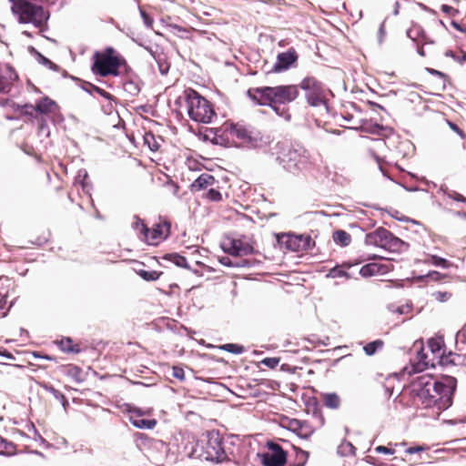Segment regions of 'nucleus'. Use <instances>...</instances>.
<instances>
[{
	"instance_id": "nucleus-17",
	"label": "nucleus",
	"mask_w": 466,
	"mask_h": 466,
	"mask_svg": "<svg viewBox=\"0 0 466 466\" xmlns=\"http://www.w3.org/2000/svg\"><path fill=\"white\" fill-rule=\"evenodd\" d=\"M17 77L16 73L9 66L0 69V93H8Z\"/></svg>"
},
{
	"instance_id": "nucleus-33",
	"label": "nucleus",
	"mask_w": 466,
	"mask_h": 466,
	"mask_svg": "<svg viewBox=\"0 0 466 466\" xmlns=\"http://www.w3.org/2000/svg\"><path fill=\"white\" fill-rule=\"evenodd\" d=\"M426 262L432 264L436 267H441L444 268L449 267V262L445 258L435 256V255L431 256L430 258Z\"/></svg>"
},
{
	"instance_id": "nucleus-4",
	"label": "nucleus",
	"mask_w": 466,
	"mask_h": 466,
	"mask_svg": "<svg viewBox=\"0 0 466 466\" xmlns=\"http://www.w3.org/2000/svg\"><path fill=\"white\" fill-rule=\"evenodd\" d=\"M221 137L227 143L235 146L247 147H262L268 144V138L264 137L260 132L249 128L239 123L225 124L220 129Z\"/></svg>"
},
{
	"instance_id": "nucleus-20",
	"label": "nucleus",
	"mask_w": 466,
	"mask_h": 466,
	"mask_svg": "<svg viewBox=\"0 0 466 466\" xmlns=\"http://www.w3.org/2000/svg\"><path fill=\"white\" fill-rule=\"evenodd\" d=\"M37 114L46 115L52 113L56 108V104L49 97L42 98L36 105Z\"/></svg>"
},
{
	"instance_id": "nucleus-58",
	"label": "nucleus",
	"mask_w": 466,
	"mask_h": 466,
	"mask_svg": "<svg viewBox=\"0 0 466 466\" xmlns=\"http://www.w3.org/2000/svg\"><path fill=\"white\" fill-rule=\"evenodd\" d=\"M455 61H457L460 64H462V63L466 62V53L463 56H461L456 57Z\"/></svg>"
},
{
	"instance_id": "nucleus-5",
	"label": "nucleus",
	"mask_w": 466,
	"mask_h": 466,
	"mask_svg": "<svg viewBox=\"0 0 466 466\" xmlns=\"http://www.w3.org/2000/svg\"><path fill=\"white\" fill-rule=\"evenodd\" d=\"M414 348L417 350L416 370L418 371L444 363V342L441 338L429 339L427 348H423L421 343H415Z\"/></svg>"
},
{
	"instance_id": "nucleus-64",
	"label": "nucleus",
	"mask_w": 466,
	"mask_h": 466,
	"mask_svg": "<svg viewBox=\"0 0 466 466\" xmlns=\"http://www.w3.org/2000/svg\"><path fill=\"white\" fill-rule=\"evenodd\" d=\"M418 53H419V55H420L421 56H425L423 48H419V49H418Z\"/></svg>"
},
{
	"instance_id": "nucleus-36",
	"label": "nucleus",
	"mask_w": 466,
	"mask_h": 466,
	"mask_svg": "<svg viewBox=\"0 0 466 466\" xmlns=\"http://www.w3.org/2000/svg\"><path fill=\"white\" fill-rule=\"evenodd\" d=\"M224 350L234 353V354H241L244 352L245 349L243 346L238 344L228 343L221 347Z\"/></svg>"
},
{
	"instance_id": "nucleus-8",
	"label": "nucleus",
	"mask_w": 466,
	"mask_h": 466,
	"mask_svg": "<svg viewBox=\"0 0 466 466\" xmlns=\"http://www.w3.org/2000/svg\"><path fill=\"white\" fill-rule=\"evenodd\" d=\"M188 116L196 122L208 124L216 116L211 104L195 90L186 91Z\"/></svg>"
},
{
	"instance_id": "nucleus-52",
	"label": "nucleus",
	"mask_w": 466,
	"mask_h": 466,
	"mask_svg": "<svg viewBox=\"0 0 466 466\" xmlns=\"http://www.w3.org/2000/svg\"><path fill=\"white\" fill-rule=\"evenodd\" d=\"M37 61L46 66L53 67L56 66L48 58L41 55L40 53H37Z\"/></svg>"
},
{
	"instance_id": "nucleus-61",
	"label": "nucleus",
	"mask_w": 466,
	"mask_h": 466,
	"mask_svg": "<svg viewBox=\"0 0 466 466\" xmlns=\"http://www.w3.org/2000/svg\"><path fill=\"white\" fill-rule=\"evenodd\" d=\"M62 406L64 407V409L66 410V406L68 405V401L66 399V397L64 396V400H58Z\"/></svg>"
},
{
	"instance_id": "nucleus-15",
	"label": "nucleus",
	"mask_w": 466,
	"mask_h": 466,
	"mask_svg": "<svg viewBox=\"0 0 466 466\" xmlns=\"http://www.w3.org/2000/svg\"><path fill=\"white\" fill-rule=\"evenodd\" d=\"M283 243L286 248L291 251H299L306 249L309 246L310 238H303L302 236H296L288 234L285 236Z\"/></svg>"
},
{
	"instance_id": "nucleus-57",
	"label": "nucleus",
	"mask_w": 466,
	"mask_h": 466,
	"mask_svg": "<svg viewBox=\"0 0 466 466\" xmlns=\"http://www.w3.org/2000/svg\"><path fill=\"white\" fill-rule=\"evenodd\" d=\"M441 10L442 12L446 13V14H449L451 10H453V8L450 5H443L441 6Z\"/></svg>"
},
{
	"instance_id": "nucleus-12",
	"label": "nucleus",
	"mask_w": 466,
	"mask_h": 466,
	"mask_svg": "<svg viewBox=\"0 0 466 466\" xmlns=\"http://www.w3.org/2000/svg\"><path fill=\"white\" fill-rule=\"evenodd\" d=\"M223 250L235 257L247 256L253 253V248L241 239L228 238L222 242Z\"/></svg>"
},
{
	"instance_id": "nucleus-43",
	"label": "nucleus",
	"mask_w": 466,
	"mask_h": 466,
	"mask_svg": "<svg viewBox=\"0 0 466 466\" xmlns=\"http://www.w3.org/2000/svg\"><path fill=\"white\" fill-rule=\"evenodd\" d=\"M206 197H207L208 199H209L211 201H220V200H222L221 193L218 190L214 189V188H210L207 192Z\"/></svg>"
},
{
	"instance_id": "nucleus-22",
	"label": "nucleus",
	"mask_w": 466,
	"mask_h": 466,
	"mask_svg": "<svg viewBox=\"0 0 466 466\" xmlns=\"http://www.w3.org/2000/svg\"><path fill=\"white\" fill-rule=\"evenodd\" d=\"M386 248L393 251L401 252L407 249L408 244L400 239L399 238L390 234V238H389L386 243Z\"/></svg>"
},
{
	"instance_id": "nucleus-14",
	"label": "nucleus",
	"mask_w": 466,
	"mask_h": 466,
	"mask_svg": "<svg viewBox=\"0 0 466 466\" xmlns=\"http://www.w3.org/2000/svg\"><path fill=\"white\" fill-rule=\"evenodd\" d=\"M169 232V225L157 224L153 228L147 231L143 240L149 245H157L165 239Z\"/></svg>"
},
{
	"instance_id": "nucleus-55",
	"label": "nucleus",
	"mask_w": 466,
	"mask_h": 466,
	"mask_svg": "<svg viewBox=\"0 0 466 466\" xmlns=\"http://www.w3.org/2000/svg\"><path fill=\"white\" fill-rule=\"evenodd\" d=\"M8 446H10V443L7 442L5 440H4L2 437H0V450H1V452H4L3 450H7Z\"/></svg>"
},
{
	"instance_id": "nucleus-46",
	"label": "nucleus",
	"mask_w": 466,
	"mask_h": 466,
	"mask_svg": "<svg viewBox=\"0 0 466 466\" xmlns=\"http://www.w3.org/2000/svg\"><path fill=\"white\" fill-rule=\"evenodd\" d=\"M172 375H173V377H175L176 379H177L179 380H185V371L181 367H177V366L173 367Z\"/></svg>"
},
{
	"instance_id": "nucleus-38",
	"label": "nucleus",
	"mask_w": 466,
	"mask_h": 466,
	"mask_svg": "<svg viewBox=\"0 0 466 466\" xmlns=\"http://www.w3.org/2000/svg\"><path fill=\"white\" fill-rule=\"evenodd\" d=\"M124 89L132 96L137 95L140 91L138 84L134 81L126 82L124 84Z\"/></svg>"
},
{
	"instance_id": "nucleus-56",
	"label": "nucleus",
	"mask_w": 466,
	"mask_h": 466,
	"mask_svg": "<svg viewBox=\"0 0 466 466\" xmlns=\"http://www.w3.org/2000/svg\"><path fill=\"white\" fill-rule=\"evenodd\" d=\"M220 263H221V264H223V265H225V266H228V267H233V266H235V265L231 262V260H230V258H222L220 259Z\"/></svg>"
},
{
	"instance_id": "nucleus-3",
	"label": "nucleus",
	"mask_w": 466,
	"mask_h": 466,
	"mask_svg": "<svg viewBox=\"0 0 466 466\" xmlns=\"http://www.w3.org/2000/svg\"><path fill=\"white\" fill-rule=\"evenodd\" d=\"M276 150V161L291 174L298 175L309 169L314 163L309 151L302 146L278 143Z\"/></svg>"
},
{
	"instance_id": "nucleus-30",
	"label": "nucleus",
	"mask_w": 466,
	"mask_h": 466,
	"mask_svg": "<svg viewBox=\"0 0 466 466\" xmlns=\"http://www.w3.org/2000/svg\"><path fill=\"white\" fill-rule=\"evenodd\" d=\"M407 35L413 41H416L420 36H421L424 43H427L424 32L420 26H413L412 28H410L407 31Z\"/></svg>"
},
{
	"instance_id": "nucleus-7",
	"label": "nucleus",
	"mask_w": 466,
	"mask_h": 466,
	"mask_svg": "<svg viewBox=\"0 0 466 466\" xmlns=\"http://www.w3.org/2000/svg\"><path fill=\"white\" fill-rule=\"evenodd\" d=\"M12 2V11L18 16L20 23H31L37 28H42L49 15L45 9L25 0H9Z\"/></svg>"
},
{
	"instance_id": "nucleus-23",
	"label": "nucleus",
	"mask_w": 466,
	"mask_h": 466,
	"mask_svg": "<svg viewBox=\"0 0 466 466\" xmlns=\"http://www.w3.org/2000/svg\"><path fill=\"white\" fill-rule=\"evenodd\" d=\"M130 422L133 426L138 429H147V430H152L157 425L156 420H147V419H141V418H130Z\"/></svg>"
},
{
	"instance_id": "nucleus-21",
	"label": "nucleus",
	"mask_w": 466,
	"mask_h": 466,
	"mask_svg": "<svg viewBox=\"0 0 466 466\" xmlns=\"http://www.w3.org/2000/svg\"><path fill=\"white\" fill-rule=\"evenodd\" d=\"M322 400L324 405L329 409H338L340 406V398L335 393H322L321 394Z\"/></svg>"
},
{
	"instance_id": "nucleus-41",
	"label": "nucleus",
	"mask_w": 466,
	"mask_h": 466,
	"mask_svg": "<svg viewBox=\"0 0 466 466\" xmlns=\"http://www.w3.org/2000/svg\"><path fill=\"white\" fill-rule=\"evenodd\" d=\"M354 451H355L354 446L350 442H343L339 447V452H340L342 455L353 454Z\"/></svg>"
},
{
	"instance_id": "nucleus-44",
	"label": "nucleus",
	"mask_w": 466,
	"mask_h": 466,
	"mask_svg": "<svg viewBox=\"0 0 466 466\" xmlns=\"http://www.w3.org/2000/svg\"><path fill=\"white\" fill-rule=\"evenodd\" d=\"M296 457H297V460H298L297 466H304V464L306 463V461H307V460L309 458V453L307 451H302V450H299L296 452Z\"/></svg>"
},
{
	"instance_id": "nucleus-51",
	"label": "nucleus",
	"mask_w": 466,
	"mask_h": 466,
	"mask_svg": "<svg viewBox=\"0 0 466 466\" xmlns=\"http://www.w3.org/2000/svg\"><path fill=\"white\" fill-rule=\"evenodd\" d=\"M427 449L428 448L425 447V446L418 445V446H413V447H410V448L406 449L405 452L408 453V454H414V453H417V452L424 451Z\"/></svg>"
},
{
	"instance_id": "nucleus-32",
	"label": "nucleus",
	"mask_w": 466,
	"mask_h": 466,
	"mask_svg": "<svg viewBox=\"0 0 466 466\" xmlns=\"http://www.w3.org/2000/svg\"><path fill=\"white\" fill-rule=\"evenodd\" d=\"M60 348L65 352H79L77 346H74L72 339L69 338L60 341Z\"/></svg>"
},
{
	"instance_id": "nucleus-11",
	"label": "nucleus",
	"mask_w": 466,
	"mask_h": 466,
	"mask_svg": "<svg viewBox=\"0 0 466 466\" xmlns=\"http://www.w3.org/2000/svg\"><path fill=\"white\" fill-rule=\"evenodd\" d=\"M268 452L261 455V462L264 466H284L287 454L277 443L268 442Z\"/></svg>"
},
{
	"instance_id": "nucleus-18",
	"label": "nucleus",
	"mask_w": 466,
	"mask_h": 466,
	"mask_svg": "<svg viewBox=\"0 0 466 466\" xmlns=\"http://www.w3.org/2000/svg\"><path fill=\"white\" fill-rule=\"evenodd\" d=\"M291 427L293 428L294 432L297 435L303 439H308L314 432L313 428L308 424L306 421H301L299 420H293L291 421Z\"/></svg>"
},
{
	"instance_id": "nucleus-24",
	"label": "nucleus",
	"mask_w": 466,
	"mask_h": 466,
	"mask_svg": "<svg viewBox=\"0 0 466 466\" xmlns=\"http://www.w3.org/2000/svg\"><path fill=\"white\" fill-rule=\"evenodd\" d=\"M382 271V266L381 265H379L377 263H370V264H367L365 266H363L360 270V274L362 276V277H370V276H374L380 272Z\"/></svg>"
},
{
	"instance_id": "nucleus-45",
	"label": "nucleus",
	"mask_w": 466,
	"mask_h": 466,
	"mask_svg": "<svg viewBox=\"0 0 466 466\" xmlns=\"http://www.w3.org/2000/svg\"><path fill=\"white\" fill-rule=\"evenodd\" d=\"M261 363L268 368L274 369L276 368L279 363V358H265L261 360Z\"/></svg>"
},
{
	"instance_id": "nucleus-62",
	"label": "nucleus",
	"mask_w": 466,
	"mask_h": 466,
	"mask_svg": "<svg viewBox=\"0 0 466 466\" xmlns=\"http://www.w3.org/2000/svg\"><path fill=\"white\" fill-rule=\"evenodd\" d=\"M456 215L459 217L466 218V212L458 211L456 212Z\"/></svg>"
},
{
	"instance_id": "nucleus-19",
	"label": "nucleus",
	"mask_w": 466,
	"mask_h": 466,
	"mask_svg": "<svg viewBox=\"0 0 466 466\" xmlns=\"http://www.w3.org/2000/svg\"><path fill=\"white\" fill-rule=\"evenodd\" d=\"M214 182L215 177L212 175L203 173L192 183L191 187L195 190H201L208 186H212Z\"/></svg>"
},
{
	"instance_id": "nucleus-39",
	"label": "nucleus",
	"mask_w": 466,
	"mask_h": 466,
	"mask_svg": "<svg viewBox=\"0 0 466 466\" xmlns=\"http://www.w3.org/2000/svg\"><path fill=\"white\" fill-rule=\"evenodd\" d=\"M444 194L447 198H449L451 199H453L458 202L466 203V198L455 190L446 189V190H444Z\"/></svg>"
},
{
	"instance_id": "nucleus-42",
	"label": "nucleus",
	"mask_w": 466,
	"mask_h": 466,
	"mask_svg": "<svg viewBox=\"0 0 466 466\" xmlns=\"http://www.w3.org/2000/svg\"><path fill=\"white\" fill-rule=\"evenodd\" d=\"M21 112L24 115L30 116H36L38 115L37 111H36V106L28 105V104H25L22 106Z\"/></svg>"
},
{
	"instance_id": "nucleus-40",
	"label": "nucleus",
	"mask_w": 466,
	"mask_h": 466,
	"mask_svg": "<svg viewBox=\"0 0 466 466\" xmlns=\"http://www.w3.org/2000/svg\"><path fill=\"white\" fill-rule=\"evenodd\" d=\"M40 386L46 390L47 392L51 393L56 400H64V394L56 390L53 386L48 385L45 382L41 383Z\"/></svg>"
},
{
	"instance_id": "nucleus-50",
	"label": "nucleus",
	"mask_w": 466,
	"mask_h": 466,
	"mask_svg": "<svg viewBox=\"0 0 466 466\" xmlns=\"http://www.w3.org/2000/svg\"><path fill=\"white\" fill-rule=\"evenodd\" d=\"M375 451L378 453H384V454H390V455L395 453L394 449H391V448H389L386 446H382V445L377 446L375 448Z\"/></svg>"
},
{
	"instance_id": "nucleus-16",
	"label": "nucleus",
	"mask_w": 466,
	"mask_h": 466,
	"mask_svg": "<svg viewBox=\"0 0 466 466\" xmlns=\"http://www.w3.org/2000/svg\"><path fill=\"white\" fill-rule=\"evenodd\" d=\"M390 234L388 229L379 228L366 236V243L386 248V243L389 238H390Z\"/></svg>"
},
{
	"instance_id": "nucleus-6",
	"label": "nucleus",
	"mask_w": 466,
	"mask_h": 466,
	"mask_svg": "<svg viewBox=\"0 0 466 466\" xmlns=\"http://www.w3.org/2000/svg\"><path fill=\"white\" fill-rule=\"evenodd\" d=\"M93 59V73L103 77L107 76H117L120 67L126 64L125 59L113 47H106L102 52H96Z\"/></svg>"
},
{
	"instance_id": "nucleus-1",
	"label": "nucleus",
	"mask_w": 466,
	"mask_h": 466,
	"mask_svg": "<svg viewBox=\"0 0 466 466\" xmlns=\"http://www.w3.org/2000/svg\"><path fill=\"white\" fill-rule=\"evenodd\" d=\"M456 386L454 377L445 376L438 380L424 374L411 383V393L417 405L441 411L451 406Z\"/></svg>"
},
{
	"instance_id": "nucleus-13",
	"label": "nucleus",
	"mask_w": 466,
	"mask_h": 466,
	"mask_svg": "<svg viewBox=\"0 0 466 466\" xmlns=\"http://www.w3.org/2000/svg\"><path fill=\"white\" fill-rule=\"evenodd\" d=\"M298 59L297 52L294 48H289L286 52L279 53L277 56V61L270 72L280 73L288 70Z\"/></svg>"
},
{
	"instance_id": "nucleus-31",
	"label": "nucleus",
	"mask_w": 466,
	"mask_h": 466,
	"mask_svg": "<svg viewBox=\"0 0 466 466\" xmlns=\"http://www.w3.org/2000/svg\"><path fill=\"white\" fill-rule=\"evenodd\" d=\"M66 374L77 382H81L84 380L83 372L78 367H69L66 370Z\"/></svg>"
},
{
	"instance_id": "nucleus-49",
	"label": "nucleus",
	"mask_w": 466,
	"mask_h": 466,
	"mask_svg": "<svg viewBox=\"0 0 466 466\" xmlns=\"http://www.w3.org/2000/svg\"><path fill=\"white\" fill-rule=\"evenodd\" d=\"M140 15H141V17L143 19L145 25L147 27H152L153 23H154L153 18L143 10H140Z\"/></svg>"
},
{
	"instance_id": "nucleus-10",
	"label": "nucleus",
	"mask_w": 466,
	"mask_h": 466,
	"mask_svg": "<svg viewBox=\"0 0 466 466\" xmlns=\"http://www.w3.org/2000/svg\"><path fill=\"white\" fill-rule=\"evenodd\" d=\"M204 452L206 455V460L211 461H220L226 457V454L222 447V441L218 433H208V441L204 447Z\"/></svg>"
},
{
	"instance_id": "nucleus-29",
	"label": "nucleus",
	"mask_w": 466,
	"mask_h": 466,
	"mask_svg": "<svg viewBox=\"0 0 466 466\" xmlns=\"http://www.w3.org/2000/svg\"><path fill=\"white\" fill-rule=\"evenodd\" d=\"M137 274L146 281H154V280L158 279L161 273H159L156 270L148 271V270L140 269L137 271Z\"/></svg>"
},
{
	"instance_id": "nucleus-53",
	"label": "nucleus",
	"mask_w": 466,
	"mask_h": 466,
	"mask_svg": "<svg viewBox=\"0 0 466 466\" xmlns=\"http://www.w3.org/2000/svg\"><path fill=\"white\" fill-rule=\"evenodd\" d=\"M448 126L450 127V128L452 131L456 132L461 138L465 137L464 132L456 124H454L453 122L448 121Z\"/></svg>"
},
{
	"instance_id": "nucleus-28",
	"label": "nucleus",
	"mask_w": 466,
	"mask_h": 466,
	"mask_svg": "<svg viewBox=\"0 0 466 466\" xmlns=\"http://www.w3.org/2000/svg\"><path fill=\"white\" fill-rule=\"evenodd\" d=\"M135 222H133L132 227L135 230L139 233V238L141 239L144 238L147 231H148V228L144 224L143 220H141L138 217H134Z\"/></svg>"
},
{
	"instance_id": "nucleus-60",
	"label": "nucleus",
	"mask_w": 466,
	"mask_h": 466,
	"mask_svg": "<svg viewBox=\"0 0 466 466\" xmlns=\"http://www.w3.org/2000/svg\"><path fill=\"white\" fill-rule=\"evenodd\" d=\"M83 177V178H86L87 177V173L86 170H79L77 177Z\"/></svg>"
},
{
	"instance_id": "nucleus-63",
	"label": "nucleus",
	"mask_w": 466,
	"mask_h": 466,
	"mask_svg": "<svg viewBox=\"0 0 466 466\" xmlns=\"http://www.w3.org/2000/svg\"><path fill=\"white\" fill-rule=\"evenodd\" d=\"M430 72L433 75L442 76V74L441 72H439L435 69H431Z\"/></svg>"
},
{
	"instance_id": "nucleus-59",
	"label": "nucleus",
	"mask_w": 466,
	"mask_h": 466,
	"mask_svg": "<svg viewBox=\"0 0 466 466\" xmlns=\"http://www.w3.org/2000/svg\"><path fill=\"white\" fill-rule=\"evenodd\" d=\"M379 35H380V38L381 39L383 37V35H385V29H384V25L381 24L380 26V29H379Z\"/></svg>"
},
{
	"instance_id": "nucleus-27",
	"label": "nucleus",
	"mask_w": 466,
	"mask_h": 466,
	"mask_svg": "<svg viewBox=\"0 0 466 466\" xmlns=\"http://www.w3.org/2000/svg\"><path fill=\"white\" fill-rule=\"evenodd\" d=\"M144 141L152 151H157L160 147V143L152 133H146L144 136Z\"/></svg>"
},
{
	"instance_id": "nucleus-26",
	"label": "nucleus",
	"mask_w": 466,
	"mask_h": 466,
	"mask_svg": "<svg viewBox=\"0 0 466 466\" xmlns=\"http://www.w3.org/2000/svg\"><path fill=\"white\" fill-rule=\"evenodd\" d=\"M333 240L335 243L339 244L342 247L350 245L351 241L350 235L344 230H337L333 234Z\"/></svg>"
},
{
	"instance_id": "nucleus-37",
	"label": "nucleus",
	"mask_w": 466,
	"mask_h": 466,
	"mask_svg": "<svg viewBox=\"0 0 466 466\" xmlns=\"http://www.w3.org/2000/svg\"><path fill=\"white\" fill-rule=\"evenodd\" d=\"M382 347V341L380 340H375L372 342L368 343L364 348V351L367 355L371 356L373 355L378 348Z\"/></svg>"
},
{
	"instance_id": "nucleus-9",
	"label": "nucleus",
	"mask_w": 466,
	"mask_h": 466,
	"mask_svg": "<svg viewBox=\"0 0 466 466\" xmlns=\"http://www.w3.org/2000/svg\"><path fill=\"white\" fill-rule=\"evenodd\" d=\"M299 86L305 91L309 105L311 106H326L327 90L322 83L314 77H306L301 81Z\"/></svg>"
},
{
	"instance_id": "nucleus-35",
	"label": "nucleus",
	"mask_w": 466,
	"mask_h": 466,
	"mask_svg": "<svg viewBox=\"0 0 466 466\" xmlns=\"http://www.w3.org/2000/svg\"><path fill=\"white\" fill-rule=\"evenodd\" d=\"M366 129L372 134L383 136H386L390 131L388 127H384L378 124L370 125V127H367Z\"/></svg>"
},
{
	"instance_id": "nucleus-25",
	"label": "nucleus",
	"mask_w": 466,
	"mask_h": 466,
	"mask_svg": "<svg viewBox=\"0 0 466 466\" xmlns=\"http://www.w3.org/2000/svg\"><path fill=\"white\" fill-rule=\"evenodd\" d=\"M163 258L172 262L173 264H175L177 267L184 268H189L186 258L183 256H180L177 253L167 254L164 256Z\"/></svg>"
},
{
	"instance_id": "nucleus-47",
	"label": "nucleus",
	"mask_w": 466,
	"mask_h": 466,
	"mask_svg": "<svg viewBox=\"0 0 466 466\" xmlns=\"http://www.w3.org/2000/svg\"><path fill=\"white\" fill-rule=\"evenodd\" d=\"M435 299L444 302L447 301L451 298V294L448 292L437 291L432 294Z\"/></svg>"
},
{
	"instance_id": "nucleus-48",
	"label": "nucleus",
	"mask_w": 466,
	"mask_h": 466,
	"mask_svg": "<svg viewBox=\"0 0 466 466\" xmlns=\"http://www.w3.org/2000/svg\"><path fill=\"white\" fill-rule=\"evenodd\" d=\"M456 341L458 343L466 344V325L464 327H462V329L457 332Z\"/></svg>"
},
{
	"instance_id": "nucleus-2",
	"label": "nucleus",
	"mask_w": 466,
	"mask_h": 466,
	"mask_svg": "<svg viewBox=\"0 0 466 466\" xmlns=\"http://www.w3.org/2000/svg\"><path fill=\"white\" fill-rule=\"evenodd\" d=\"M248 96L258 105L270 106L279 116L284 115V110H280V106L294 101L299 96L297 86H264L248 91Z\"/></svg>"
},
{
	"instance_id": "nucleus-34",
	"label": "nucleus",
	"mask_w": 466,
	"mask_h": 466,
	"mask_svg": "<svg viewBox=\"0 0 466 466\" xmlns=\"http://www.w3.org/2000/svg\"><path fill=\"white\" fill-rule=\"evenodd\" d=\"M326 277L331 278V279L342 278V277L349 278V274H348V272L343 270L340 267L336 266L329 271V273L327 274Z\"/></svg>"
},
{
	"instance_id": "nucleus-54",
	"label": "nucleus",
	"mask_w": 466,
	"mask_h": 466,
	"mask_svg": "<svg viewBox=\"0 0 466 466\" xmlns=\"http://www.w3.org/2000/svg\"><path fill=\"white\" fill-rule=\"evenodd\" d=\"M442 277L443 276L440 272H438V271H431L426 276V278H429V279H431V280H434V281L441 280L442 279Z\"/></svg>"
}]
</instances>
